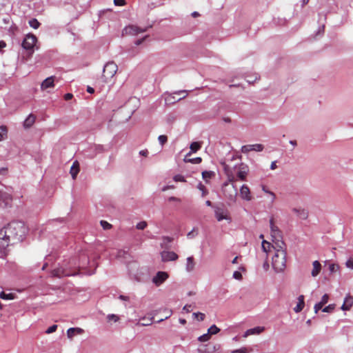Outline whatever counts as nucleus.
<instances>
[{
	"instance_id": "obj_1",
	"label": "nucleus",
	"mask_w": 353,
	"mask_h": 353,
	"mask_svg": "<svg viewBox=\"0 0 353 353\" xmlns=\"http://www.w3.org/2000/svg\"><path fill=\"white\" fill-rule=\"evenodd\" d=\"M28 227L24 222L14 221L0 230V257L8 254L10 245L23 241L28 234Z\"/></svg>"
},
{
	"instance_id": "obj_2",
	"label": "nucleus",
	"mask_w": 353,
	"mask_h": 353,
	"mask_svg": "<svg viewBox=\"0 0 353 353\" xmlns=\"http://www.w3.org/2000/svg\"><path fill=\"white\" fill-rule=\"evenodd\" d=\"M274 254L272 256V268L276 272H283L286 268V250L285 246L274 247Z\"/></svg>"
},
{
	"instance_id": "obj_3",
	"label": "nucleus",
	"mask_w": 353,
	"mask_h": 353,
	"mask_svg": "<svg viewBox=\"0 0 353 353\" xmlns=\"http://www.w3.org/2000/svg\"><path fill=\"white\" fill-rule=\"evenodd\" d=\"M225 172L228 177V181L223 183V188H225L228 186L229 183H231L232 190L230 192L227 193L226 189H224V194L230 200L235 201L237 195V189L234 185V183L236 181V177L234 174L232 170L228 165L225 167Z\"/></svg>"
},
{
	"instance_id": "obj_4",
	"label": "nucleus",
	"mask_w": 353,
	"mask_h": 353,
	"mask_svg": "<svg viewBox=\"0 0 353 353\" xmlns=\"http://www.w3.org/2000/svg\"><path fill=\"white\" fill-rule=\"evenodd\" d=\"M271 236L273 243L276 246H285V243L283 241L282 232L279 228L274 224V218L272 217L270 220Z\"/></svg>"
},
{
	"instance_id": "obj_5",
	"label": "nucleus",
	"mask_w": 353,
	"mask_h": 353,
	"mask_svg": "<svg viewBox=\"0 0 353 353\" xmlns=\"http://www.w3.org/2000/svg\"><path fill=\"white\" fill-rule=\"evenodd\" d=\"M118 66L114 61L108 62L103 67L102 78L103 81L107 83L116 74Z\"/></svg>"
},
{
	"instance_id": "obj_6",
	"label": "nucleus",
	"mask_w": 353,
	"mask_h": 353,
	"mask_svg": "<svg viewBox=\"0 0 353 353\" xmlns=\"http://www.w3.org/2000/svg\"><path fill=\"white\" fill-rule=\"evenodd\" d=\"M188 96L187 90H179L172 94H168L165 97V101L167 104H173L176 101H179L185 99Z\"/></svg>"
},
{
	"instance_id": "obj_7",
	"label": "nucleus",
	"mask_w": 353,
	"mask_h": 353,
	"mask_svg": "<svg viewBox=\"0 0 353 353\" xmlns=\"http://www.w3.org/2000/svg\"><path fill=\"white\" fill-rule=\"evenodd\" d=\"M37 41V38L35 35L32 34H28L24 38L21 46L25 50L30 51V54H32Z\"/></svg>"
},
{
	"instance_id": "obj_8",
	"label": "nucleus",
	"mask_w": 353,
	"mask_h": 353,
	"mask_svg": "<svg viewBox=\"0 0 353 353\" xmlns=\"http://www.w3.org/2000/svg\"><path fill=\"white\" fill-rule=\"evenodd\" d=\"M52 274L53 276L62 277V276H70L76 274L74 270H72L68 268L60 267L52 270Z\"/></svg>"
},
{
	"instance_id": "obj_9",
	"label": "nucleus",
	"mask_w": 353,
	"mask_h": 353,
	"mask_svg": "<svg viewBox=\"0 0 353 353\" xmlns=\"http://www.w3.org/2000/svg\"><path fill=\"white\" fill-rule=\"evenodd\" d=\"M147 30L146 28H141L137 26L131 25L125 27L123 31V35H137L141 32H144Z\"/></svg>"
},
{
	"instance_id": "obj_10",
	"label": "nucleus",
	"mask_w": 353,
	"mask_h": 353,
	"mask_svg": "<svg viewBox=\"0 0 353 353\" xmlns=\"http://www.w3.org/2000/svg\"><path fill=\"white\" fill-rule=\"evenodd\" d=\"M214 214L216 219L219 221H221L223 219L225 220H230V217L229 216V212L228 210L221 208V207H215Z\"/></svg>"
},
{
	"instance_id": "obj_11",
	"label": "nucleus",
	"mask_w": 353,
	"mask_h": 353,
	"mask_svg": "<svg viewBox=\"0 0 353 353\" xmlns=\"http://www.w3.org/2000/svg\"><path fill=\"white\" fill-rule=\"evenodd\" d=\"M263 145L260 143L245 145L242 146L241 152L244 154L248 153L251 151L261 152L263 150Z\"/></svg>"
},
{
	"instance_id": "obj_12",
	"label": "nucleus",
	"mask_w": 353,
	"mask_h": 353,
	"mask_svg": "<svg viewBox=\"0 0 353 353\" xmlns=\"http://www.w3.org/2000/svg\"><path fill=\"white\" fill-rule=\"evenodd\" d=\"M236 168L237 169L236 177L241 181H245L249 170L248 166L241 163Z\"/></svg>"
},
{
	"instance_id": "obj_13",
	"label": "nucleus",
	"mask_w": 353,
	"mask_h": 353,
	"mask_svg": "<svg viewBox=\"0 0 353 353\" xmlns=\"http://www.w3.org/2000/svg\"><path fill=\"white\" fill-rule=\"evenodd\" d=\"M161 256L163 262L176 261L179 258L177 254L172 251H163L161 252Z\"/></svg>"
},
{
	"instance_id": "obj_14",
	"label": "nucleus",
	"mask_w": 353,
	"mask_h": 353,
	"mask_svg": "<svg viewBox=\"0 0 353 353\" xmlns=\"http://www.w3.org/2000/svg\"><path fill=\"white\" fill-rule=\"evenodd\" d=\"M12 197L11 194L0 191V205L1 206H8L11 205Z\"/></svg>"
},
{
	"instance_id": "obj_15",
	"label": "nucleus",
	"mask_w": 353,
	"mask_h": 353,
	"mask_svg": "<svg viewBox=\"0 0 353 353\" xmlns=\"http://www.w3.org/2000/svg\"><path fill=\"white\" fill-rule=\"evenodd\" d=\"M168 277V274L165 272H158L155 276L152 279L153 283L159 286L163 283Z\"/></svg>"
},
{
	"instance_id": "obj_16",
	"label": "nucleus",
	"mask_w": 353,
	"mask_h": 353,
	"mask_svg": "<svg viewBox=\"0 0 353 353\" xmlns=\"http://www.w3.org/2000/svg\"><path fill=\"white\" fill-rule=\"evenodd\" d=\"M240 196L243 199L246 201H251L252 199L250 188L247 185H243L241 186L240 189Z\"/></svg>"
},
{
	"instance_id": "obj_17",
	"label": "nucleus",
	"mask_w": 353,
	"mask_h": 353,
	"mask_svg": "<svg viewBox=\"0 0 353 353\" xmlns=\"http://www.w3.org/2000/svg\"><path fill=\"white\" fill-rule=\"evenodd\" d=\"M54 76H51L50 77H48L47 79H46L41 83V90H46L47 88H54Z\"/></svg>"
},
{
	"instance_id": "obj_18",
	"label": "nucleus",
	"mask_w": 353,
	"mask_h": 353,
	"mask_svg": "<svg viewBox=\"0 0 353 353\" xmlns=\"http://www.w3.org/2000/svg\"><path fill=\"white\" fill-rule=\"evenodd\" d=\"M353 305V296L348 294L345 298L343 304L341 306L343 310H350Z\"/></svg>"
},
{
	"instance_id": "obj_19",
	"label": "nucleus",
	"mask_w": 353,
	"mask_h": 353,
	"mask_svg": "<svg viewBox=\"0 0 353 353\" xmlns=\"http://www.w3.org/2000/svg\"><path fill=\"white\" fill-rule=\"evenodd\" d=\"M265 328L263 327H256L252 329H249L245 332L243 336L247 337L252 334H259L263 332Z\"/></svg>"
},
{
	"instance_id": "obj_20",
	"label": "nucleus",
	"mask_w": 353,
	"mask_h": 353,
	"mask_svg": "<svg viewBox=\"0 0 353 353\" xmlns=\"http://www.w3.org/2000/svg\"><path fill=\"white\" fill-rule=\"evenodd\" d=\"M36 120V116L33 114H30L23 122V126L25 128H29L33 125Z\"/></svg>"
},
{
	"instance_id": "obj_21",
	"label": "nucleus",
	"mask_w": 353,
	"mask_h": 353,
	"mask_svg": "<svg viewBox=\"0 0 353 353\" xmlns=\"http://www.w3.org/2000/svg\"><path fill=\"white\" fill-rule=\"evenodd\" d=\"M313 269L311 272V274L313 277H316L321 270V264L318 261H314L312 263Z\"/></svg>"
},
{
	"instance_id": "obj_22",
	"label": "nucleus",
	"mask_w": 353,
	"mask_h": 353,
	"mask_svg": "<svg viewBox=\"0 0 353 353\" xmlns=\"http://www.w3.org/2000/svg\"><path fill=\"white\" fill-rule=\"evenodd\" d=\"M83 330L79 327H71L67 330V336L69 339H72L75 334H81Z\"/></svg>"
},
{
	"instance_id": "obj_23",
	"label": "nucleus",
	"mask_w": 353,
	"mask_h": 353,
	"mask_svg": "<svg viewBox=\"0 0 353 353\" xmlns=\"http://www.w3.org/2000/svg\"><path fill=\"white\" fill-rule=\"evenodd\" d=\"M70 174L72 177L73 179H75L78 173L79 172V162L77 161H75L71 168H70Z\"/></svg>"
},
{
	"instance_id": "obj_24",
	"label": "nucleus",
	"mask_w": 353,
	"mask_h": 353,
	"mask_svg": "<svg viewBox=\"0 0 353 353\" xmlns=\"http://www.w3.org/2000/svg\"><path fill=\"white\" fill-rule=\"evenodd\" d=\"M305 306V302H304V296L300 295L298 297V303L296 306L294 308V310L295 312L298 313L300 312Z\"/></svg>"
},
{
	"instance_id": "obj_25",
	"label": "nucleus",
	"mask_w": 353,
	"mask_h": 353,
	"mask_svg": "<svg viewBox=\"0 0 353 353\" xmlns=\"http://www.w3.org/2000/svg\"><path fill=\"white\" fill-rule=\"evenodd\" d=\"M293 211L297 214V216L302 219H306L308 216V212L305 209H301V208H294Z\"/></svg>"
},
{
	"instance_id": "obj_26",
	"label": "nucleus",
	"mask_w": 353,
	"mask_h": 353,
	"mask_svg": "<svg viewBox=\"0 0 353 353\" xmlns=\"http://www.w3.org/2000/svg\"><path fill=\"white\" fill-rule=\"evenodd\" d=\"M195 268V262L193 256H189L187 258L186 270L188 272H192Z\"/></svg>"
},
{
	"instance_id": "obj_27",
	"label": "nucleus",
	"mask_w": 353,
	"mask_h": 353,
	"mask_svg": "<svg viewBox=\"0 0 353 353\" xmlns=\"http://www.w3.org/2000/svg\"><path fill=\"white\" fill-rule=\"evenodd\" d=\"M199 351L201 353H213L215 351V347L211 346L210 345H202L199 349Z\"/></svg>"
},
{
	"instance_id": "obj_28",
	"label": "nucleus",
	"mask_w": 353,
	"mask_h": 353,
	"mask_svg": "<svg viewBox=\"0 0 353 353\" xmlns=\"http://www.w3.org/2000/svg\"><path fill=\"white\" fill-rule=\"evenodd\" d=\"M274 247H276V245H272L270 242L263 240L262 241V250L264 252L268 253L270 252L271 248H273L274 249Z\"/></svg>"
},
{
	"instance_id": "obj_29",
	"label": "nucleus",
	"mask_w": 353,
	"mask_h": 353,
	"mask_svg": "<svg viewBox=\"0 0 353 353\" xmlns=\"http://www.w3.org/2000/svg\"><path fill=\"white\" fill-rule=\"evenodd\" d=\"M191 154V152H189L184 158V161L188 163V162H190V163H194V164H198V163H200L202 161L201 158V157H196V158H194V159H190L188 157Z\"/></svg>"
},
{
	"instance_id": "obj_30",
	"label": "nucleus",
	"mask_w": 353,
	"mask_h": 353,
	"mask_svg": "<svg viewBox=\"0 0 353 353\" xmlns=\"http://www.w3.org/2000/svg\"><path fill=\"white\" fill-rule=\"evenodd\" d=\"M201 148V143H199V142H192L190 144V148L191 150V151L190 152H196L199 150H200Z\"/></svg>"
},
{
	"instance_id": "obj_31",
	"label": "nucleus",
	"mask_w": 353,
	"mask_h": 353,
	"mask_svg": "<svg viewBox=\"0 0 353 353\" xmlns=\"http://www.w3.org/2000/svg\"><path fill=\"white\" fill-rule=\"evenodd\" d=\"M214 175V173L212 171H203L202 172V177L206 182H208V179H211Z\"/></svg>"
},
{
	"instance_id": "obj_32",
	"label": "nucleus",
	"mask_w": 353,
	"mask_h": 353,
	"mask_svg": "<svg viewBox=\"0 0 353 353\" xmlns=\"http://www.w3.org/2000/svg\"><path fill=\"white\" fill-rule=\"evenodd\" d=\"M220 332V329L216 325H211L208 330V332L212 336Z\"/></svg>"
},
{
	"instance_id": "obj_33",
	"label": "nucleus",
	"mask_w": 353,
	"mask_h": 353,
	"mask_svg": "<svg viewBox=\"0 0 353 353\" xmlns=\"http://www.w3.org/2000/svg\"><path fill=\"white\" fill-rule=\"evenodd\" d=\"M197 188L201 191L202 192V196H206L208 194V191L207 190V188H205V186L202 184L201 183H199L198 185H197Z\"/></svg>"
},
{
	"instance_id": "obj_34",
	"label": "nucleus",
	"mask_w": 353,
	"mask_h": 353,
	"mask_svg": "<svg viewBox=\"0 0 353 353\" xmlns=\"http://www.w3.org/2000/svg\"><path fill=\"white\" fill-rule=\"evenodd\" d=\"M29 25L34 29H37L40 26V23L37 19H32L29 21Z\"/></svg>"
},
{
	"instance_id": "obj_35",
	"label": "nucleus",
	"mask_w": 353,
	"mask_h": 353,
	"mask_svg": "<svg viewBox=\"0 0 353 353\" xmlns=\"http://www.w3.org/2000/svg\"><path fill=\"white\" fill-rule=\"evenodd\" d=\"M0 297L3 299L11 300L14 298V295L12 293L6 294L5 292H2L0 294Z\"/></svg>"
},
{
	"instance_id": "obj_36",
	"label": "nucleus",
	"mask_w": 353,
	"mask_h": 353,
	"mask_svg": "<svg viewBox=\"0 0 353 353\" xmlns=\"http://www.w3.org/2000/svg\"><path fill=\"white\" fill-rule=\"evenodd\" d=\"M211 338V335L208 332L206 334H204L201 336H200L199 338H198V340L200 341V342H206L208 341H209Z\"/></svg>"
},
{
	"instance_id": "obj_37",
	"label": "nucleus",
	"mask_w": 353,
	"mask_h": 353,
	"mask_svg": "<svg viewBox=\"0 0 353 353\" xmlns=\"http://www.w3.org/2000/svg\"><path fill=\"white\" fill-rule=\"evenodd\" d=\"M193 316L199 321H203L205 317V314L201 313V312H194V313H193Z\"/></svg>"
},
{
	"instance_id": "obj_38",
	"label": "nucleus",
	"mask_w": 353,
	"mask_h": 353,
	"mask_svg": "<svg viewBox=\"0 0 353 353\" xmlns=\"http://www.w3.org/2000/svg\"><path fill=\"white\" fill-rule=\"evenodd\" d=\"M198 234V230L196 228H194L190 232H189L187 234V237L188 239H193Z\"/></svg>"
},
{
	"instance_id": "obj_39",
	"label": "nucleus",
	"mask_w": 353,
	"mask_h": 353,
	"mask_svg": "<svg viewBox=\"0 0 353 353\" xmlns=\"http://www.w3.org/2000/svg\"><path fill=\"white\" fill-rule=\"evenodd\" d=\"M176 182H185V177L181 174H176L173 178Z\"/></svg>"
},
{
	"instance_id": "obj_40",
	"label": "nucleus",
	"mask_w": 353,
	"mask_h": 353,
	"mask_svg": "<svg viewBox=\"0 0 353 353\" xmlns=\"http://www.w3.org/2000/svg\"><path fill=\"white\" fill-rule=\"evenodd\" d=\"M158 140L161 145H163L168 141V137L166 135H160L158 137Z\"/></svg>"
},
{
	"instance_id": "obj_41",
	"label": "nucleus",
	"mask_w": 353,
	"mask_h": 353,
	"mask_svg": "<svg viewBox=\"0 0 353 353\" xmlns=\"http://www.w3.org/2000/svg\"><path fill=\"white\" fill-rule=\"evenodd\" d=\"M100 223L104 230H109L112 228V225L105 221H101Z\"/></svg>"
},
{
	"instance_id": "obj_42",
	"label": "nucleus",
	"mask_w": 353,
	"mask_h": 353,
	"mask_svg": "<svg viewBox=\"0 0 353 353\" xmlns=\"http://www.w3.org/2000/svg\"><path fill=\"white\" fill-rule=\"evenodd\" d=\"M148 224L146 221H141L137 223L136 228L138 230H144L147 227Z\"/></svg>"
},
{
	"instance_id": "obj_43",
	"label": "nucleus",
	"mask_w": 353,
	"mask_h": 353,
	"mask_svg": "<svg viewBox=\"0 0 353 353\" xmlns=\"http://www.w3.org/2000/svg\"><path fill=\"white\" fill-rule=\"evenodd\" d=\"M334 307H335L334 304H330V305L325 307L323 309V312H331L334 310Z\"/></svg>"
},
{
	"instance_id": "obj_44",
	"label": "nucleus",
	"mask_w": 353,
	"mask_h": 353,
	"mask_svg": "<svg viewBox=\"0 0 353 353\" xmlns=\"http://www.w3.org/2000/svg\"><path fill=\"white\" fill-rule=\"evenodd\" d=\"M339 269V266L336 264H330V266H329V270L331 272H335L336 271H338Z\"/></svg>"
},
{
	"instance_id": "obj_45",
	"label": "nucleus",
	"mask_w": 353,
	"mask_h": 353,
	"mask_svg": "<svg viewBox=\"0 0 353 353\" xmlns=\"http://www.w3.org/2000/svg\"><path fill=\"white\" fill-rule=\"evenodd\" d=\"M328 300H329V296H328V294H325L322 296L321 300L319 303H321L323 305H324L325 304H326L328 302Z\"/></svg>"
},
{
	"instance_id": "obj_46",
	"label": "nucleus",
	"mask_w": 353,
	"mask_h": 353,
	"mask_svg": "<svg viewBox=\"0 0 353 353\" xmlns=\"http://www.w3.org/2000/svg\"><path fill=\"white\" fill-rule=\"evenodd\" d=\"M152 319H153V318H151V319H146L145 318H143V319H142V321H144V322H141V324L142 325H144V326L151 325V324H152Z\"/></svg>"
},
{
	"instance_id": "obj_47",
	"label": "nucleus",
	"mask_w": 353,
	"mask_h": 353,
	"mask_svg": "<svg viewBox=\"0 0 353 353\" xmlns=\"http://www.w3.org/2000/svg\"><path fill=\"white\" fill-rule=\"evenodd\" d=\"M57 325H52V326L49 327L47 329V330H46V332L47 334H51V333H52V332H55V331L57 330Z\"/></svg>"
},
{
	"instance_id": "obj_48",
	"label": "nucleus",
	"mask_w": 353,
	"mask_h": 353,
	"mask_svg": "<svg viewBox=\"0 0 353 353\" xmlns=\"http://www.w3.org/2000/svg\"><path fill=\"white\" fill-rule=\"evenodd\" d=\"M114 3L116 6H125L126 2L125 0H114Z\"/></svg>"
},
{
	"instance_id": "obj_49",
	"label": "nucleus",
	"mask_w": 353,
	"mask_h": 353,
	"mask_svg": "<svg viewBox=\"0 0 353 353\" xmlns=\"http://www.w3.org/2000/svg\"><path fill=\"white\" fill-rule=\"evenodd\" d=\"M247 349L245 347H241L240 349L234 350L231 353H247Z\"/></svg>"
},
{
	"instance_id": "obj_50",
	"label": "nucleus",
	"mask_w": 353,
	"mask_h": 353,
	"mask_svg": "<svg viewBox=\"0 0 353 353\" xmlns=\"http://www.w3.org/2000/svg\"><path fill=\"white\" fill-rule=\"evenodd\" d=\"M233 277L235 279H237V280H241L242 279V274L239 271H235L234 273H233Z\"/></svg>"
},
{
	"instance_id": "obj_51",
	"label": "nucleus",
	"mask_w": 353,
	"mask_h": 353,
	"mask_svg": "<svg viewBox=\"0 0 353 353\" xmlns=\"http://www.w3.org/2000/svg\"><path fill=\"white\" fill-rule=\"evenodd\" d=\"M7 133V128L5 126H0V138H2L3 135Z\"/></svg>"
},
{
	"instance_id": "obj_52",
	"label": "nucleus",
	"mask_w": 353,
	"mask_h": 353,
	"mask_svg": "<svg viewBox=\"0 0 353 353\" xmlns=\"http://www.w3.org/2000/svg\"><path fill=\"white\" fill-rule=\"evenodd\" d=\"M323 305L320 303H317L315 304L314 307V312L315 313H317L319 312V310H320L322 307H323Z\"/></svg>"
},
{
	"instance_id": "obj_53",
	"label": "nucleus",
	"mask_w": 353,
	"mask_h": 353,
	"mask_svg": "<svg viewBox=\"0 0 353 353\" xmlns=\"http://www.w3.org/2000/svg\"><path fill=\"white\" fill-rule=\"evenodd\" d=\"M345 265H346L347 268L353 269V259H350L347 260Z\"/></svg>"
},
{
	"instance_id": "obj_54",
	"label": "nucleus",
	"mask_w": 353,
	"mask_h": 353,
	"mask_svg": "<svg viewBox=\"0 0 353 353\" xmlns=\"http://www.w3.org/2000/svg\"><path fill=\"white\" fill-rule=\"evenodd\" d=\"M108 319L109 321L113 320L114 322L119 320L118 316L114 314L108 315Z\"/></svg>"
},
{
	"instance_id": "obj_55",
	"label": "nucleus",
	"mask_w": 353,
	"mask_h": 353,
	"mask_svg": "<svg viewBox=\"0 0 353 353\" xmlns=\"http://www.w3.org/2000/svg\"><path fill=\"white\" fill-rule=\"evenodd\" d=\"M263 191H265L266 193H268V194H270L272 196V201H274V200L275 199V197H276V196H275L274 193H273L272 192H270V191H269V190H265V187H263Z\"/></svg>"
},
{
	"instance_id": "obj_56",
	"label": "nucleus",
	"mask_w": 353,
	"mask_h": 353,
	"mask_svg": "<svg viewBox=\"0 0 353 353\" xmlns=\"http://www.w3.org/2000/svg\"><path fill=\"white\" fill-rule=\"evenodd\" d=\"M73 97V95L71 93H67L64 95V99L65 101H68V100H70Z\"/></svg>"
},
{
	"instance_id": "obj_57",
	"label": "nucleus",
	"mask_w": 353,
	"mask_h": 353,
	"mask_svg": "<svg viewBox=\"0 0 353 353\" xmlns=\"http://www.w3.org/2000/svg\"><path fill=\"white\" fill-rule=\"evenodd\" d=\"M8 172V168H0V174L5 175Z\"/></svg>"
},
{
	"instance_id": "obj_58",
	"label": "nucleus",
	"mask_w": 353,
	"mask_h": 353,
	"mask_svg": "<svg viewBox=\"0 0 353 353\" xmlns=\"http://www.w3.org/2000/svg\"><path fill=\"white\" fill-rule=\"evenodd\" d=\"M183 310H185L186 312H190L191 311V305H185L183 308Z\"/></svg>"
},
{
	"instance_id": "obj_59",
	"label": "nucleus",
	"mask_w": 353,
	"mask_h": 353,
	"mask_svg": "<svg viewBox=\"0 0 353 353\" xmlns=\"http://www.w3.org/2000/svg\"><path fill=\"white\" fill-rule=\"evenodd\" d=\"M168 200H169L170 201H178V202H180V201H181L180 199L176 198V197H175V196H170V197L168 199Z\"/></svg>"
},
{
	"instance_id": "obj_60",
	"label": "nucleus",
	"mask_w": 353,
	"mask_h": 353,
	"mask_svg": "<svg viewBox=\"0 0 353 353\" xmlns=\"http://www.w3.org/2000/svg\"><path fill=\"white\" fill-rule=\"evenodd\" d=\"M139 154L142 156L147 157L148 152L147 150H141L139 152Z\"/></svg>"
},
{
	"instance_id": "obj_61",
	"label": "nucleus",
	"mask_w": 353,
	"mask_h": 353,
	"mask_svg": "<svg viewBox=\"0 0 353 353\" xmlns=\"http://www.w3.org/2000/svg\"><path fill=\"white\" fill-rule=\"evenodd\" d=\"M146 37H143L142 39H138L137 41H135V44L137 46H139L140 45L145 39Z\"/></svg>"
},
{
	"instance_id": "obj_62",
	"label": "nucleus",
	"mask_w": 353,
	"mask_h": 353,
	"mask_svg": "<svg viewBox=\"0 0 353 353\" xmlns=\"http://www.w3.org/2000/svg\"><path fill=\"white\" fill-rule=\"evenodd\" d=\"M87 92H89V93H90V94H92V93H94V88H93L88 86V87L87 88Z\"/></svg>"
},
{
	"instance_id": "obj_63",
	"label": "nucleus",
	"mask_w": 353,
	"mask_h": 353,
	"mask_svg": "<svg viewBox=\"0 0 353 353\" xmlns=\"http://www.w3.org/2000/svg\"><path fill=\"white\" fill-rule=\"evenodd\" d=\"M119 299H121V300H123V301H128L129 300V297L126 296H124V295H120L119 296Z\"/></svg>"
},
{
	"instance_id": "obj_64",
	"label": "nucleus",
	"mask_w": 353,
	"mask_h": 353,
	"mask_svg": "<svg viewBox=\"0 0 353 353\" xmlns=\"http://www.w3.org/2000/svg\"><path fill=\"white\" fill-rule=\"evenodd\" d=\"M6 46V43L3 41H0V50L5 48Z\"/></svg>"
}]
</instances>
